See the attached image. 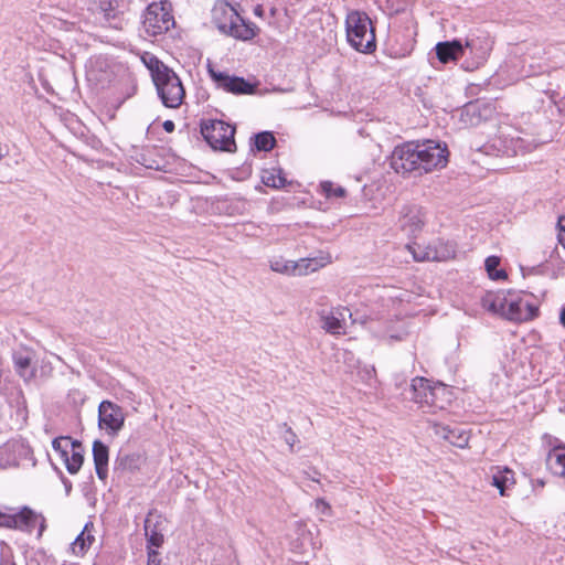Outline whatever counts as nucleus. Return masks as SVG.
Instances as JSON below:
<instances>
[{
	"instance_id": "nucleus-6",
	"label": "nucleus",
	"mask_w": 565,
	"mask_h": 565,
	"mask_svg": "<svg viewBox=\"0 0 565 565\" xmlns=\"http://www.w3.org/2000/svg\"><path fill=\"white\" fill-rule=\"evenodd\" d=\"M163 106L179 108L185 98V88L178 74L170 67L152 81Z\"/></svg>"
},
{
	"instance_id": "nucleus-44",
	"label": "nucleus",
	"mask_w": 565,
	"mask_h": 565,
	"mask_svg": "<svg viewBox=\"0 0 565 565\" xmlns=\"http://www.w3.org/2000/svg\"><path fill=\"white\" fill-rule=\"evenodd\" d=\"M254 14L257 15V17H263L264 15V8H263L262 4H257L254 8Z\"/></svg>"
},
{
	"instance_id": "nucleus-36",
	"label": "nucleus",
	"mask_w": 565,
	"mask_h": 565,
	"mask_svg": "<svg viewBox=\"0 0 565 565\" xmlns=\"http://www.w3.org/2000/svg\"><path fill=\"white\" fill-rule=\"evenodd\" d=\"M409 4V0H384V10L390 15L404 13Z\"/></svg>"
},
{
	"instance_id": "nucleus-45",
	"label": "nucleus",
	"mask_w": 565,
	"mask_h": 565,
	"mask_svg": "<svg viewBox=\"0 0 565 565\" xmlns=\"http://www.w3.org/2000/svg\"><path fill=\"white\" fill-rule=\"evenodd\" d=\"M0 565H15L10 557H1Z\"/></svg>"
},
{
	"instance_id": "nucleus-3",
	"label": "nucleus",
	"mask_w": 565,
	"mask_h": 565,
	"mask_svg": "<svg viewBox=\"0 0 565 565\" xmlns=\"http://www.w3.org/2000/svg\"><path fill=\"white\" fill-rule=\"evenodd\" d=\"M345 29L348 42L358 52L372 53L375 51V34L365 12H350L345 19Z\"/></svg>"
},
{
	"instance_id": "nucleus-38",
	"label": "nucleus",
	"mask_w": 565,
	"mask_h": 565,
	"mask_svg": "<svg viewBox=\"0 0 565 565\" xmlns=\"http://www.w3.org/2000/svg\"><path fill=\"white\" fill-rule=\"evenodd\" d=\"M13 362H14L15 370L19 373H21V372L25 371L26 369H29V366L31 364V358L25 354L17 353L13 355Z\"/></svg>"
},
{
	"instance_id": "nucleus-19",
	"label": "nucleus",
	"mask_w": 565,
	"mask_h": 565,
	"mask_svg": "<svg viewBox=\"0 0 565 565\" xmlns=\"http://www.w3.org/2000/svg\"><path fill=\"white\" fill-rule=\"evenodd\" d=\"M437 58L447 64L465 56L463 44L460 40L439 42L435 46Z\"/></svg>"
},
{
	"instance_id": "nucleus-25",
	"label": "nucleus",
	"mask_w": 565,
	"mask_h": 565,
	"mask_svg": "<svg viewBox=\"0 0 565 565\" xmlns=\"http://www.w3.org/2000/svg\"><path fill=\"white\" fill-rule=\"evenodd\" d=\"M262 183L271 189H282L288 181L281 168H266L260 171Z\"/></svg>"
},
{
	"instance_id": "nucleus-28",
	"label": "nucleus",
	"mask_w": 565,
	"mask_h": 565,
	"mask_svg": "<svg viewBox=\"0 0 565 565\" xmlns=\"http://www.w3.org/2000/svg\"><path fill=\"white\" fill-rule=\"evenodd\" d=\"M430 387L431 385L427 379L420 376L413 379L411 384L412 399L424 406V403L427 402V395Z\"/></svg>"
},
{
	"instance_id": "nucleus-23",
	"label": "nucleus",
	"mask_w": 565,
	"mask_h": 565,
	"mask_svg": "<svg viewBox=\"0 0 565 565\" xmlns=\"http://www.w3.org/2000/svg\"><path fill=\"white\" fill-rule=\"evenodd\" d=\"M546 467L553 475L565 479V444L555 446L548 451Z\"/></svg>"
},
{
	"instance_id": "nucleus-13",
	"label": "nucleus",
	"mask_w": 565,
	"mask_h": 565,
	"mask_svg": "<svg viewBox=\"0 0 565 565\" xmlns=\"http://www.w3.org/2000/svg\"><path fill=\"white\" fill-rule=\"evenodd\" d=\"M539 315L540 308L537 303L519 297L509 301L504 319L513 322H526L534 320Z\"/></svg>"
},
{
	"instance_id": "nucleus-22",
	"label": "nucleus",
	"mask_w": 565,
	"mask_h": 565,
	"mask_svg": "<svg viewBox=\"0 0 565 565\" xmlns=\"http://www.w3.org/2000/svg\"><path fill=\"white\" fill-rule=\"evenodd\" d=\"M508 303V299L502 292L488 291L481 298V306L484 310L493 315H500L503 318Z\"/></svg>"
},
{
	"instance_id": "nucleus-47",
	"label": "nucleus",
	"mask_w": 565,
	"mask_h": 565,
	"mask_svg": "<svg viewBox=\"0 0 565 565\" xmlns=\"http://www.w3.org/2000/svg\"><path fill=\"white\" fill-rule=\"evenodd\" d=\"M138 163L142 164V166H146L148 168H151V166L147 164V161L146 159L142 157L141 159H136Z\"/></svg>"
},
{
	"instance_id": "nucleus-5",
	"label": "nucleus",
	"mask_w": 565,
	"mask_h": 565,
	"mask_svg": "<svg viewBox=\"0 0 565 565\" xmlns=\"http://www.w3.org/2000/svg\"><path fill=\"white\" fill-rule=\"evenodd\" d=\"M172 4L161 0L148 4L142 14V28L150 36L160 35L174 25Z\"/></svg>"
},
{
	"instance_id": "nucleus-8",
	"label": "nucleus",
	"mask_w": 565,
	"mask_h": 565,
	"mask_svg": "<svg viewBox=\"0 0 565 565\" xmlns=\"http://www.w3.org/2000/svg\"><path fill=\"white\" fill-rule=\"evenodd\" d=\"M539 146L535 139L526 137H511V138H498L494 139L490 146H484L486 152L489 148L498 149L497 156L513 157L519 154H525L531 152Z\"/></svg>"
},
{
	"instance_id": "nucleus-33",
	"label": "nucleus",
	"mask_w": 565,
	"mask_h": 565,
	"mask_svg": "<svg viewBox=\"0 0 565 565\" xmlns=\"http://www.w3.org/2000/svg\"><path fill=\"white\" fill-rule=\"evenodd\" d=\"M320 191L327 199L344 198L347 190L343 186L335 185L331 181H323L320 183Z\"/></svg>"
},
{
	"instance_id": "nucleus-11",
	"label": "nucleus",
	"mask_w": 565,
	"mask_h": 565,
	"mask_svg": "<svg viewBox=\"0 0 565 565\" xmlns=\"http://www.w3.org/2000/svg\"><path fill=\"white\" fill-rule=\"evenodd\" d=\"M418 252H413L417 262H444L454 258L456 255V245L443 239H437L424 248L418 246Z\"/></svg>"
},
{
	"instance_id": "nucleus-2",
	"label": "nucleus",
	"mask_w": 565,
	"mask_h": 565,
	"mask_svg": "<svg viewBox=\"0 0 565 565\" xmlns=\"http://www.w3.org/2000/svg\"><path fill=\"white\" fill-rule=\"evenodd\" d=\"M0 527L32 534L38 529V539L46 530L45 516L28 505L21 508L3 507L0 509Z\"/></svg>"
},
{
	"instance_id": "nucleus-26",
	"label": "nucleus",
	"mask_w": 565,
	"mask_h": 565,
	"mask_svg": "<svg viewBox=\"0 0 565 565\" xmlns=\"http://www.w3.org/2000/svg\"><path fill=\"white\" fill-rule=\"evenodd\" d=\"M448 393L449 392L444 384L431 386L428 391L427 402L424 403V406L435 409H444L446 404L449 403V399H444L443 397L448 395Z\"/></svg>"
},
{
	"instance_id": "nucleus-29",
	"label": "nucleus",
	"mask_w": 565,
	"mask_h": 565,
	"mask_svg": "<svg viewBox=\"0 0 565 565\" xmlns=\"http://www.w3.org/2000/svg\"><path fill=\"white\" fill-rule=\"evenodd\" d=\"M514 484L513 471L505 468L498 470L492 476V486L495 487L501 495H507V490Z\"/></svg>"
},
{
	"instance_id": "nucleus-43",
	"label": "nucleus",
	"mask_w": 565,
	"mask_h": 565,
	"mask_svg": "<svg viewBox=\"0 0 565 565\" xmlns=\"http://www.w3.org/2000/svg\"><path fill=\"white\" fill-rule=\"evenodd\" d=\"M62 481L65 487V491L68 494L72 491V482L65 477L62 478Z\"/></svg>"
},
{
	"instance_id": "nucleus-49",
	"label": "nucleus",
	"mask_w": 565,
	"mask_h": 565,
	"mask_svg": "<svg viewBox=\"0 0 565 565\" xmlns=\"http://www.w3.org/2000/svg\"><path fill=\"white\" fill-rule=\"evenodd\" d=\"M459 438H460V439H462V443H456V445H457L458 447H462V446H463V444H466V443H467V438H463L462 436H460Z\"/></svg>"
},
{
	"instance_id": "nucleus-21",
	"label": "nucleus",
	"mask_w": 565,
	"mask_h": 565,
	"mask_svg": "<svg viewBox=\"0 0 565 565\" xmlns=\"http://www.w3.org/2000/svg\"><path fill=\"white\" fill-rule=\"evenodd\" d=\"M93 459L96 475L100 480H106L108 476L109 448L102 440L93 443Z\"/></svg>"
},
{
	"instance_id": "nucleus-41",
	"label": "nucleus",
	"mask_w": 565,
	"mask_h": 565,
	"mask_svg": "<svg viewBox=\"0 0 565 565\" xmlns=\"http://www.w3.org/2000/svg\"><path fill=\"white\" fill-rule=\"evenodd\" d=\"M162 128L164 129V131L171 134V132L174 131L175 125H174V122L172 120H166L162 124Z\"/></svg>"
},
{
	"instance_id": "nucleus-52",
	"label": "nucleus",
	"mask_w": 565,
	"mask_h": 565,
	"mask_svg": "<svg viewBox=\"0 0 565 565\" xmlns=\"http://www.w3.org/2000/svg\"><path fill=\"white\" fill-rule=\"evenodd\" d=\"M2 157H3V156L0 153V160L2 159Z\"/></svg>"
},
{
	"instance_id": "nucleus-31",
	"label": "nucleus",
	"mask_w": 565,
	"mask_h": 565,
	"mask_svg": "<svg viewBox=\"0 0 565 565\" xmlns=\"http://www.w3.org/2000/svg\"><path fill=\"white\" fill-rule=\"evenodd\" d=\"M142 61L150 72L151 79L154 81L161 74L166 73L170 67L160 61L157 56L146 54Z\"/></svg>"
},
{
	"instance_id": "nucleus-46",
	"label": "nucleus",
	"mask_w": 565,
	"mask_h": 565,
	"mask_svg": "<svg viewBox=\"0 0 565 565\" xmlns=\"http://www.w3.org/2000/svg\"><path fill=\"white\" fill-rule=\"evenodd\" d=\"M559 323L565 328V307L561 309L559 312Z\"/></svg>"
},
{
	"instance_id": "nucleus-39",
	"label": "nucleus",
	"mask_w": 565,
	"mask_h": 565,
	"mask_svg": "<svg viewBox=\"0 0 565 565\" xmlns=\"http://www.w3.org/2000/svg\"><path fill=\"white\" fill-rule=\"evenodd\" d=\"M147 565H162V559L160 557V553L154 548H148L147 551Z\"/></svg>"
},
{
	"instance_id": "nucleus-15",
	"label": "nucleus",
	"mask_w": 565,
	"mask_h": 565,
	"mask_svg": "<svg viewBox=\"0 0 565 565\" xmlns=\"http://www.w3.org/2000/svg\"><path fill=\"white\" fill-rule=\"evenodd\" d=\"M493 46V41L486 34L471 35L466 39L463 44L465 55L468 53L475 58L477 65L482 64L489 56Z\"/></svg>"
},
{
	"instance_id": "nucleus-30",
	"label": "nucleus",
	"mask_w": 565,
	"mask_h": 565,
	"mask_svg": "<svg viewBox=\"0 0 565 565\" xmlns=\"http://www.w3.org/2000/svg\"><path fill=\"white\" fill-rule=\"evenodd\" d=\"M252 140L254 141L253 149L257 151H270L277 143L275 136L270 131L255 134Z\"/></svg>"
},
{
	"instance_id": "nucleus-14",
	"label": "nucleus",
	"mask_w": 565,
	"mask_h": 565,
	"mask_svg": "<svg viewBox=\"0 0 565 565\" xmlns=\"http://www.w3.org/2000/svg\"><path fill=\"white\" fill-rule=\"evenodd\" d=\"M347 315L352 319V312L347 307L333 308L330 311L321 310L319 312L321 328L333 335L344 334Z\"/></svg>"
},
{
	"instance_id": "nucleus-37",
	"label": "nucleus",
	"mask_w": 565,
	"mask_h": 565,
	"mask_svg": "<svg viewBox=\"0 0 565 565\" xmlns=\"http://www.w3.org/2000/svg\"><path fill=\"white\" fill-rule=\"evenodd\" d=\"M281 437L284 438L285 443L289 446V451L295 452V446L297 443H299L298 436L292 430L290 426H288L286 423L281 424Z\"/></svg>"
},
{
	"instance_id": "nucleus-50",
	"label": "nucleus",
	"mask_w": 565,
	"mask_h": 565,
	"mask_svg": "<svg viewBox=\"0 0 565 565\" xmlns=\"http://www.w3.org/2000/svg\"><path fill=\"white\" fill-rule=\"evenodd\" d=\"M546 94L550 95L551 99H554L555 92L554 90H547Z\"/></svg>"
},
{
	"instance_id": "nucleus-12",
	"label": "nucleus",
	"mask_w": 565,
	"mask_h": 565,
	"mask_svg": "<svg viewBox=\"0 0 565 565\" xmlns=\"http://www.w3.org/2000/svg\"><path fill=\"white\" fill-rule=\"evenodd\" d=\"M109 26L121 30L125 24V13L128 10L127 0H94Z\"/></svg>"
},
{
	"instance_id": "nucleus-16",
	"label": "nucleus",
	"mask_w": 565,
	"mask_h": 565,
	"mask_svg": "<svg viewBox=\"0 0 565 565\" xmlns=\"http://www.w3.org/2000/svg\"><path fill=\"white\" fill-rule=\"evenodd\" d=\"M241 20L239 13L236 9L226 1H218L212 9V22L215 28L224 34L232 22Z\"/></svg>"
},
{
	"instance_id": "nucleus-32",
	"label": "nucleus",
	"mask_w": 565,
	"mask_h": 565,
	"mask_svg": "<svg viewBox=\"0 0 565 565\" xmlns=\"http://www.w3.org/2000/svg\"><path fill=\"white\" fill-rule=\"evenodd\" d=\"M500 262L501 259L498 256H489L486 258V270L492 280H500L507 278L505 270L498 269Z\"/></svg>"
},
{
	"instance_id": "nucleus-20",
	"label": "nucleus",
	"mask_w": 565,
	"mask_h": 565,
	"mask_svg": "<svg viewBox=\"0 0 565 565\" xmlns=\"http://www.w3.org/2000/svg\"><path fill=\"white\" fill-rule=\"evenodd\" d=\"M259 32V28L249 21H246L243 17L238 22H232L228 29L224 32V35L232 36L241 41H250Z\"/></svg>"
},
{
	"instance_id": "nucleus-1",
	"label": "nucleus",
	"mask_w": 565,
	"mask_h": 565,
	"mask_svg": "<svg viewBox=\"0 0 565 565\" xmlns=\"http://www.w3.org/2000/svg\"><path fill=\"white\" fill-rule=\"evenodd\" d=\"M448 153L446 145L441 146L434 140L408 141L395 147L391 156V167L403 175H423L446 167Z\"/></svg>"
},
{
	"instance_id": "nucleus-35",
	"label": "nucleus",
	"mask_w": 565,
	"mask_h": 565,
	"mask_svg": "<svg viewBox=\"0 0 565 565\" xmlns=\"http://www.w3.org/2000/svg\"><path fill=\"white\" fill-rule=\"evenodd\" d=\"M75 439H72L70 436H61L56 437L52 441L53 449L61 456L64 460L68 455V448L72 446Z\"/></svg>"
},
{
	"instance_id": "nucleus-4",
	"label": "nucleus",
	"mask_w": 565,
	"mask_h": 565,
	"mask_svg": "<svg viewBox=\"0 0 565 565\" xmlns=\"http://www.w3.org/2000/svg\"><path fill=\"white\" fill-rule=\"evenodd\" d=\"M200 128L201 135L212 149L225 152L236 151L234 126L223 120L209 119L202 120Z\"/></svg>"
},
{
	"instance_id": "nucleus-17",
	"label": "nucleus",
	"mask_w": 565,
	"mask_h": 565,
	"mask_svg": "<svg viewBox=\"0 0 565 565\" xmlns=\"http://www.w3.org/2000/svg\"><path fill=\"white\" fill-rule=\"evenodd\" d=\"M145 458L140 452L120 449L114 461L115 473L124 475L140 469Z\"/></svg>"
},
{
	"instance_id": "nucleus-9",
	"label": "nucleus",
	"mask_w": 565,
	"mask_h": 565,
	"mask_svg": "<svg viewBox=\"0 0 565 565\" xmlns=\"http://www.w3.org/2000/svg\"><path fill=\"white\" fill-rule=\"evenodd\" d=\"M122 407L111 401H103L98 406V425L109 434L117 435L125 424Z\"/></svg>"
},
{
	"instance_id": "nucleus-34",
	"label": "nucleus",
	"mask_w": 565,
	"mask_h": 565,
	"mask_svg": "<svg viewBox=\"0 0 565 565\" xmlns=\"http://www.w3.org/2000/svg\"><path fill=\"white\" fill-rule=\"evenodd\" d=\"M150 520L146 519L145 521V531L147 536V550L153 547H160L163 544V534L158 532L156 529L149 531Z\"/></svg>"
},
{
	"instance_id": "nucleus-40",
	"label": "nucleus",
	"mask_w": 565,
	"mask_h": 565,
	"mask_svg": "<svg viewBox=\"0 0 565 565\" xmlns=\"http://www.w3.org/2000/svg\"><path fill=\"white\" fill-rule=\"evenodd\" d=\"M559 230L557 234L558 242L565 248V218L558 221Z\"/></svg>"
},
{
	"instance_id": "nucleus-27",
	"label": "nucleus",
	"mask_w": 565,
	"mask_h": 565,
	"mask_svg": "<svg viewBox=\"0 0 565 565\" xmlns=\"http://www.w3.org/2000/svg\"><path fill=\"white\" fill-rule=\"evenodd\" d=\"M71 448H72L71 457L67 455L63 461L65 463L67 471L71 475H75L79 471V469L84 462L83 446L79 440L75 439L74 443H72Z\"/></svg>"
},
{
	"instance_id": "nucleus-42",
	"label": "nucleus",
	"mask_w": 565,
	"mask_h": 565,
	"mask_svg": "<svg viewBox=\"0 0 565 565\" xmlns=\"http://www.w3.org/2000/svg\"><path fill=\"white\" fill-rule=\"evenodd\" d=\"M465 113H466L467 115H470V114H471V115H476V113H477V106H476V105H473V104H468V105L465 107Z\"/></svg>"
},
{
	"instance_id": "nucleus-24",
	"label": "nucleus",
	"mask_w": 565,
	"mask_h": 565,
	"mask_svg": "<svg viewBox=\"0 0 565 565\" xmlns=\"http://www.w3.org/2000/svg\"><path fill=\"white\" fill-rule=\"evenodd\" d=\"M94 523L87 522L82 532L76 536L75 541L72 543L73 552L76 555L84 556L92 544L95 542V536L93 535Z\"/></svg>"
},
{
	"instance_id": "nucleus-10",
	"label": "nucleus",
	"mask_w": 565,
	"mask_h": 565,
	"mask_svg": "<svg viewBox=\"0 0 565 565\" xmlns=\"http://www.w3.org/2000/svg\"><path fill=\"white\" fill-rule=\"evenodd\" d=\"M425 225V212L417 204L404 205L399 212L398 226L406 236L415 237Z\"/></svg>"
},
{
	"instance_id": "nucleus-48",
	"label": "nucleus",
	"mask_w": 565,
	"mask_h": 565,
	"mask_svg": "<svg viewBox=\"0 0 565 565\" xmlns=\"http://www.w3.org/2000/svg\"><path fill=\"white\" fill-rule=\"evenodd\" d=\"M277 12H278V10H277V8H275V7H271V8H270V10H269V14H270V17H273V18H274V17H276Z\"/></svg>"
},
{
	"instance_id": "nucleus-51",
	"label": "nucleus",
	"mask_w": 565,
	"mask_h": 565,
	"mask_svg": "<svg viewBox=\"0 0 565 565\" xmlns=\"http://www.w3.org/2000/svg\"><path fill=\"white\" fill-rule=\"evenodd\" d=\"M539 484H540L541 487H543V486H544V481H542V480H541V481H539Z\"/></svg>"
},
{
	"instance_id": "nucleus-7",
	"label": "nucleus",
	"mask_w": 565,
	"mask_h": 565,
	"mask_svg": "<svg viewBox=\"0 0 565 565\" xmlns=\"http://www.w3.org/2000/svg\"><path fill=\"white\" fill-rule=\"evenodd\" d=\"M207 73L215 84V87L234 95H250L256 90V85L244 77L230 75L226 72L217 71L211 62L207 63Z\"/></svg>"
},
{
	"instance_id": "nucleus-18",
	"label": "nucleus",
	"mask_w": 565,
	"mask_h": 565,
	"mask_svg": "<svg viewBox=\"0 0 565 565\" xmlns=\"http://www.w3.org/2000/svg\"><path fill=\"white\" fill-rule=\"evenodd\" d=\"M312 259H300V262L285 260L282 258L270 262V268L280 274L306 275L308 271L316 270L311 267Z\"/></svg>"
}]
</instances>
